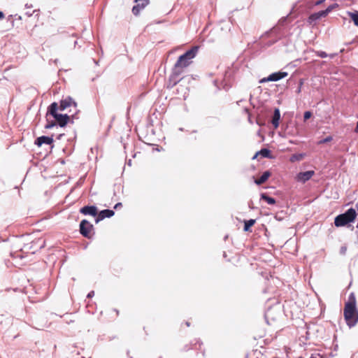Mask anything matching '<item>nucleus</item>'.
<instances>
[{"mask_svg":"<svg viewBox=\"0 0 358 358\" xmlns=\"http://www.w3.org/2000/svg\"><path fill=\"white\" fill-rule=\"evenodd\" d=\"M197 51L198 47L194 46L178 57L169 76L168 87L171 88L180 82V75L183 73L184 69L191 64V59L196 56Z\"/></svg>","mask_w":358,"mask_h":358,"instance_id":"obj_1","label":"nucleus"},{"mask_svg":"<svg viewBox=\"0 0 358 358\" xmlns=\"http://www.w3.org/2000/svg\"><path fill=\"white\" fill-rule=\"evenodd\" d=\"M58 110H59L58 109L57 103H52L48 108L47 117H49L50 115L52 116L56 121L57 124L59 127H63L67 124L70 120V116L67 114H59L57 113Z\"/></svg>","mask_w":358,"mask_h":358,"instance_id":"obj_2","label":"nucleus"},{"mask_svg":"<svg viewBox=\"0 0 358 358\" xmlns=\"http://www.w3.org/2000/svg\"><path fill=\"white\" fill-rule=\"evenodd\" d=\"M344 317L347 324L350 327H354L358 322V311L356 306L346 303L344 308Z\"/></svg>","mask_w":358,"mask_h":358,"instance_id":"obj_3","label":"nucleus"},{"mask_svg":"<svg viewBox=\"0 0 358 358\" xmlns=\"http://www.w3.org/2000/svg\"><path fill=\"white\" fill-rule=\"evenodd\" d=\"M357 215L355 209L350 208L345 213L335 217L334 224L336 227H343L355 220Z\"/></svg>","mask_w":358,"mask_h":358,"instance_id":"obj_4","label":"nucleus"},{"mask_svg":"<svg viewBox=\"0 0 358 358\" xmlns=\"http://www.w3.org/2000/svg\"><path fill=\"white\" fill-rule=\"evenodd\" d=\"M93 225L87 220H83L80 223V232L85 238H90L92 236Z\"/></svg>","mask_w":358,"mask_h":358,"instance_id":"obj_5","label":"nucleus"},{"mask_svg":"<svg viewBox=\"0 0 358 358\" xmlns=\"http://www.w3.org/2000/svg\"><path fill=\"white\" fill-rule=\"evenodd\" d=\"M332 10V6H329L326 10H320L319 12H317V13H314L313 14H311L308 20H307V22L309 24H314L316 21H317L318 20L322 18V17H325Z\"/></svg>","mask_w":358,"mask_h":358,"instance_id":"obj_6","label":"nucleus"},{"mask_svg":"<svg viewBox=\"0 0 358 358\" xmlns=\"http://www.w3.org/2000/svg\"><path fill=\"white\" fill-rule=\"evenodd\" d=\"M71 106H73L74 108H77V103L74 101L71 97L68 96L66 99L60 101L59 106L58 105V109L61 111H63Z\"/></svg>","mask_w":358,"mask_h":358,"instance_id":"obj_7","label":"nucleus"},{"mask_svg":"<svg viewBox=\"0 0 358 358\" xmlns=\"http://www.w3.org/2000/svg\"><path fill=\"white\" fill-rule=\"evenodd\" d=\"M98 209L95 206H85L80 208V213L87 215L96 216L97 215Z\"/></svg>","mask_w":358,"mask_h":358,"instance_id":"obj_8","label":"nucleus"},{"mask_svg":"<svg viewBox=\"0 0 358 358\" xmlns=\"http://www.w3.org/2000/svg\"><path fill=\"white\" fill-rule=\"evenodd\" d=\"M315 172L313 171H307L305 172H300L297 174L296 179L298 181L305 182L310 180L313 176H314Z\"/></svg>","mask_w":358,"mask_h":358,"instance_id":"obj_9","label":"nucleus"},{"mask_svg":"<svg viewBox=\"0 0 358 358\" xmlns=\"http://www.w3.org/2000/svg\"><path fill=\"white\" fill-rule=\"evenodd\" d=\"M54 140L52 136H42L40 137H38L35 141V144L41 147L43 144H47V145H51L53 143Z\"/></svg>","mask_w":358,"mask_h":358,"instance_id":"obj_10","label":"nucleus"},{"mask_svg":"<svg viewBox=\"0 0 358 358\" xmlns=\"http://www.w3.org/2000/svg\"><path fill=\"white\" fill-rule=\"evenodd\" d=\"M113 215H114V211L112 210H109V209L103 210L100 211V213H99L97 217L95 220V222L96 223H98L99 222H100L101 220H102L106 217H112Z\"/></svg>","mask_w":358,"mask_h":358,"instance_id":"obj_11","label":"nucleus"},{"mask_svg":"<svg viewBox=\"0 0 358 358\" xmlns=\"http://www.w3.org/2000/svg\"><path fill=\"white\" fill-rule=\"evenodd\" d=\"M287 75L288 73L284 71L275 72L268 76V80H271V82H275L285 78Z\"/></svg>","mask_w":358,"mask_h":358,"instance_id":"obj_12","label":"nucleus"},{"mask_svg":"<svg viewBox=\"0 0 358 358\" xmlns=\"http://www.w3.org/2000/svg\"><path fill=\"white\" fill-rule=\"evenodd\" d=\"M280 118V112L279 108H276L274 110L273 115L272 117L271 123L275 129H277L279 126V121Z\"/></svg>","mask_w":358,"mask_h":358,"instance_id":"obj_13","label":"nucleus"},{"mask_svg":"<svg viewBox=\"0 0 358 358\" xmlns=\"http://www.w3.org/2000/svg\"><path fill=\"white\" fill-rule=\"evenodd\" d=\"M271 176V173L269 171H266L262 173V175L257 180H255V182L259 185L265 182L269 176Z\"/></svg>","mask_w":358,"mask_h":358,"instance_id":"obj_14","label":"nucleus"},{"mask_svg":"<svg viewBox=\"0 0 358 358\" xmlns=\"http://www.w3.org/2000/svg\"><path fill=\"white\" fill-rule=\"evenodd\" d=\"M347 15L353 21L355 25L358 27V11L357 10H355L353 12L348 11Z\"/></svg>","mask_w":358,"mask_h":358,"instance_id":"obj_15","label":"nucleus"},{"mask_svg":"<svg viewBox=\"0 0 358 358\" xmlns=\"http://www.w3.org/2000/svg\"><path fill=\"white\" fill-rule=\"evenodd\" d=\"M258 155H260L262 157L265 158H271V151L266 148H263L257 152L253 159H255Z\"/></svg>","mask_w":358,"mask_h":358,"instance_id":"obj_16","label":"nucleus"},{"mask_svg":"<svg viewBox=\"0 0 358 358\" xmlns=\"http://www.w3.org/2000/svg\"><path fill=\"white\" fill-rule=\"evenodd\" d=\"M261 199L266 201L270 205H273L276 202L274 198L268 196L265 193L261 194Z\"/></svg>","mask_w":358,"mask_h":358,"instance_id":"obj_17","label":"nucleus"},{"mask_svg":"<svg viewBox=\"0 0 358 358\" xmlns=\"http://www.w3.org/2000/svg\"><path fill=\"white\" fill-rule=\"evenodd\" d=\"M145 7V6H143V4H141V3H137L136 6H134L132 8V13L134 15H137L139 14L140 11L143 9Z\"/></svg>","mask_w":358,"mask_h":358,"instance_id":"obj_18","label":"nucleus"},{"mask_svg":"<svg viewBox=\"0 0 358 358\" xmlns=\"http://www.w3.org/2000/svg\"><path fill=\"white\" fill-rule=\"evenodd\" d=\"M255 223V220H253V219H250L249 220H246L245 221V224H244V231H250V228L254 225V224Z\"/></svg>","mask_w":358,"mask_h":358,"instance_id":"obj_19","label":"nucleus"},{"mask_svg":"<svg viewBox=\"0 0 358 358\" xmlns=\"http://www.w3.org/2000/svg\"><path fill=\"white\" fill-rule=\"evenodd\" d=\"M46 120H47V124L45 125V129H50L57 125L56 121L55 120H50L49 119V117L46 116Z\"/></svg>","mask_w":358,"mask_h":358,"instance_id":"obj_20","label":"nucleus"},{"mask_svg":"<svg viewBox=\"0 0 358 358\" xmlns=\"http://www.w3.org/2000/svg\"><path fill=\"white\" fill-rule=\"evenodd\" d=\"M347 303H353L354 306H356V299L354 293H351L350 294L348 301Z\"/></svg>","mask_w":358,"mask_h":358,"instance_id":"obj_21","label":"nucleus"},{"mask_svg":"<svg viewBox=\"0 0 358 358\" xmlns=\"http://www.w3.org/2000/svg\"><path fill=\"white\" fill-rule=\"evenodd\" d=\"M332 136H327L326 138L320 140L319 142H318V144H324V143H329L330 141H332Z\"/></svg>","mask_w":358,"mask_h":358,"instance_id":"obj_22","label":"nucleus"},{"mask_svg":"<svg viewBox=\"0 0 358 358\" xmlns=\"http://www.w3.org/2000/svg\"><path fill=\"white\" fill-rule=\"evenodd\" d=\"M316 55L321 58H326L328 56V55L324 51H322V50L317 51Z\"/></svg>","mask_w":358,"mask_h":358,"instance_id":"obj_23","label":"nucleus"},{"mask_svg":"<svg viewBox=\"0 0 358 358\" xmlns=\"http://www.w3.org/2000/svg\"><path fill=\"white\" fill-rule=\"evenodd\" d=\"M312 115V113L310 111H306L303 114V119L304 120H307L308 119H309Z\"/></svg>","mask_w":358,"mask_h":358,"instance_id":"obj_24","label":"nucleus"},{"mask_svg":"<svg viewBox=\"0 0 358 358\" xmlns=\"http://www.w3.org/2000/svg\"><path fill=\"white\" fill-rule=\"evenodd\" d=\"M135 2L137 3H141V4L146 6L149 3V0H135Z\"/></svg>","mask_w":358,"mask_h":358,"instance_id":"obj_25","label":"nucleus"},{"mask_svg":"<svg viewBox=\"0 0 358 358\" xmlns=\"http://www.w3.org/2000/svg\"><path fill=\"white\" fill-rule=\"evenodd\" d=\"M347 251V247L346 246H342L340 249V253L343 255H345Z\"/></svg>","mask_w":358,"mask_h":358,"instance_id":"obj_26","label":"nucleus"},{"mask_svg":"<svg viewBox=\"0 0 358 358\" xmlns=\"http://www.w3.org/2000/svg\"><path fill=\"white\" fill-rule=\"evenodd\" d=\"M301 157H302V155H300L299 156L294 155V156H292L291 159H292V161H293L294 159L299 160L301 159Z\"/></svg>","mask_w":358,"mask_h":358,"instance_id":"obj_27","label":"nucleus"},{"mask_svg":"<svg viewBox=\"0 0 358 358\" xmlns=\"http://www.w3.org/2000/svg\"><path fill=\"white\" fill-rule=\"evenodd\" d=\"M324 1L325 0H318L315 2L314 5L319 6V5L322 4L323 2H324Z\"/></svg>","mask_w":358,"mask_h":358,"instance_id":"obj_28","label":"nucleus"},{"mask_svg":"<svg viewBox=\"0 0 358 358\" xmlns=\"http://www.w3.org/2000/svg\"><path fill=\"white\" fill-rule=\"evenodd\" d=\"M271 80H268V77L262 78L259 82L260 83H264L266 82H269Z\"/></svg>","mask_w":358,"mask_h":358,"instance_id":"obj_29","label":"nucleus"},{"mask_svg":"<svg viewBox=\"0 0 358 358\" xmlns=\"http://www.w3.org/2000/svg\"><path fill=\"white\" fill-rule=\"evenodd\" d=\"M94 291H91V292H90L88 293V294H87V298H92V297H93V296H94Z\"/></svg>","mask_w":358,"mask_h":358,"instance_id":"obj_30","label":"nucleus"},{"mask_svg":"<svg viewBox=\"0 0 358 358\" xmlns=\"http://www.w3.org/2000/svg\"><path fill=\"white\" fill-rule=\"evenodd\" d=\"M122 203H116V204L115 205L114 208H115V209H117V208H119L122 207Z\"/></svg>","mask_w":358,"mask_h":358,"instance_id":"obj_31","label":"nucleus"},{"mask_svg":"<svg viewBox=\"0 0 358 358\" xmlns=\"http://www.w3.org/2000/svg\"><path fill=\"white\" fill-rule=\"evenodd\" d=\"M34 13V11H33L32 13H29V11H27V12L26 13V15H27V16H29V17H31V16L33 15V13Z\"/></svg>","mask_w":358,"mask_h":358,"instance_id":"obj_32","label":"nucleus"},{"mask_svg":"<svg viewBox=\"0 0 358 358\" xmlns=\"http://www.w3.org/2000/svg\"><path fill=\"white\" fill-rule=\"evenodd\" d=\"M269 316H270V311L268 310V311H267V312L266 313V314H265V317H266V318H268V317H269Z\"/></svg>","mask_w":358,"mask_h":358,"instance_id":"obj_33","label":"nucleus"},{"mask_svg":"<svg viewBox=\"0 0 358 358\" xmlns=\"http://www.w3.org/2000/svg\"><path fill=\"white\" fill-rule=\"evenodd\" d=\"M25 7L27 8H32V5L31 4H29V3H26L25 4Z\"/></svg>","mask_w":358,"mask_h":358,"instance_id":"obj_34","label":"nucleus"},{"mask_svg":"<svg viewBox=\"0 0 358 358\" xmlns=\"http://www.w3.org/2000/svg\"><path fill=\"white\" fill-rule=\"evenodd\" d=\"M3 17H4V14H3V12H1V11H0V20H1V19H3Z\"/></svg>","mask_w":358,"mask_h":358,"instance_id":"obj_35","label":"nucleus"},{"mask_svg":"<svg viewBox=\"0 0 358 358\" xmlns=\"http://www.w3.org/2000/svg\"><path fill=\"white\" fill-rule=\"evenodd\" d=\"M189 349H190V348H189V347H188V346H187V345L184 348V350H185V351H187V350H189Z\"/></svg>","mask_w":358,"mask_h":358,"instance_id":"obj_36","label":"nucleus"},{"mask_svg":"<svg viewBox=\"0 0 358 358\" xmlns=\"http://www.w3.org/2000/svg\"><path fill=\"white\" fill-rule=\"evenodd\" d=\"M186 325H187V327H189V326H190V323H189V322H186Z\"/></svg>","mask_w":358,"mask_h":358,"instance_id":"obj_37","label":"nucleus"},{"mask_svg":"<svg viewBox=\"0 0 358 358\" xmlns=\"http://www.w3.org/2000/svg\"><path fill=\"white\" fill-rule=\"evenodd\" d=\"M310 358H317V357H316V356H315V355H311V356L310 357Z\"/></svg>","mask_w":358,"mask_h":358,"instance_id":"obj_38","label":"nucleus"},{"mask_svg":"<svg viewBox=\"0 0 358 358\" xmlns=\"http://www.w3.org/2000/svg\"><path fill=\"white\" fill-rule=\"evenodd\" d=\"M334 55H334V54H333V55H330V57H331V58H333V57H334Z\"/></svg>","mask_w":358,"mask_h":358,"instance_id":"obj_39","label":"nucleus"},{"mask_svg":"<svg viewBox=\"0 0 358 358\" xmlns=\"http://www.w3.org/2000/svg\"><path fill=\"white\" fill-rule=\"evenodd\" d=\"M356 207L357 208L358 207V203L356 204Z\"/></svg>","mask_w":358,"mask_h":358,"instance_id":"obj_40","label":"nucleus"},{"mask_svg":"<svg viewBox=\"0 0 358 358\" xmlns=\"http://www.w3.org/2000/svg\"><path fill=\"white\" fill-rule=\"evenodd\" d=\"M299 358H302V357H300Z\"/></svg>","mask_w":358,"mask_h":358,"instance_id":"obj_41","label":"nucleus"},{"mask_svg":"<svg viewBox=\"0 0 358 358\" xmlns=\"http://www.w3.org/2000/svg\"><path fill=\"white\" fill-rule=\"evenodd\" d=\"M245 358H248V357H245Z\"/></svg>","mask_w":358,"mask_h":358,"instance_id":"obj_42","label":"nucleus"}]
</instances>
